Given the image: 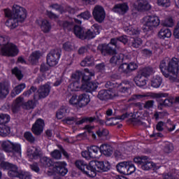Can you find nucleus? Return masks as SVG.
Masks as SVG:
<instances>
[{"mask_svg": "<svg viewBox=\"0 0 179 179\" xmlns=\"http://www.w3.org/2000/svg\"><path fill=\"white\" fill-rule=\"evenodd\" d=\"M75 166L83 174L91 178H94L97 176V169L102 173L111 170V164L108 161H95L87 164L83 160L78 159L76 161Z\"/></svg>", "mask_w": 179, "mask_h": 179, "instance_id": "nucleus-1", "label": "nucleus"}, {"mask_svg": "<svg viewBox=\"0 0 179 179\" xmlns=\"http://www.w3.org/2000/svg\"><path fill=\"white\" fill-rule=\"evenodd\" d=\"M4 15L8 18L5 22L6 26L10 30H13L19 26V22L23 23L26 20L27 10L22 6L14 4L12 10L4 9Z\"/></svg>", "mask_w": 179, "mask_h": 179, "instance_id": "nucleus-2", "label": "nucleus"}, {"mask_svg": "<svg viewBox=\"0 0 179 179\" xmlns=\"http://www.w3.org/2000/svg\"><path fill=\"white\" fill-rule=\"evenodd\" d=\"M85 74L83 76L80 81H73L69 86V89L71 92H85L86 93H92L99 87L97 83L92 81V78L94 76V73L90 72L89 69H85Z\"/></svg>", "mask_w": 179, "mask_h": 179, "instance_id": "nucleus-3", "label": "nucleus"}, {"mask_svg": "<svg viewBox=\"0 0 179 179\" xmlns=\"http://www.w3.org/2000/svg\"><path fill=\"white\" fill-rule=\"evenodd\" d=\"M159 69L163 76L169 79L170 82L179 83V59L178 58H172L169 62L161 61Z\"/></svg>", "mask_w": 179, "mask_h": 179, "instance_id": "nucleus-4", "label": "nucleus"}, {"mask_svg": "<svg viewBox=\"0 0 179 179\" xmlns=\"http://www.w3.org/2000/svg\"><path fill=\"white\" fill-rule=\"evenodd\" d=\"M118 38H111L109 44L103 43L101 45L98 46L102 55H113L109 60L110 64L112 65H121L124 62V58L125 56L122 53H117V50L113 48L110 45L117 47V43Z\"/></svg>", "mask_w": 179, "mask_h": 179, "instance_id": "nucleus-5", "label": "nucleus"}, {"mask_svg": "<svg viewBox=\"0 0 179 179\" xmlns=\"http://www.w3.org/2000/svg\"><path fill=\"white\" fill-rule=\"evenodd\" d=\"M39 164L41 167H43V169H48V167H51L52 166V171H48V174L50 176L58 174V176H60L61 177H65V176L68 174L69 171L68 168H66L68 164L66 162H54L50 158L43 157L40 159Z\"/></svg>", "mask_w": 179, "mask_h": 179, "instance_id": "nucleus-6", "label": "nucleus"}, {"mask_svg": "<svg viewBox=\"0 0 179 179\" xmlns=\"http://www.w3.org/2000/svg\"><path fill=\"white\" fill-rule=\"evenodd\" d=\"M36 92L38 93V100L45 99L50 94V92H51V87L48 84H45L41 85L37 90V87L31 86L29 90L24 92L23 95L29 97V96L33 94V93H36Z\"/></svg>", "mask_w": 179, "mask_h": 179, "instance_id": "nucleus-7", "label": "nucleus"}, {"mask_svg": "<svg viewBox=\"0 0 179 179\" xmlns=\"http://www.w3.org/2000/svg\"><path fill=\"white\" fill-rule=\"evenodd\" d=\"M113 83L111 81H108L105 86L108 90H101L98 93V99L99 100H101L102 101H107V100H113L115 96H117V93H115V91L117 90V88L113 87Z\"/></svg>", "mask_w": 179, "mask_h": 179, "instance_id": "nucleus-8", "label": "nucleus"}, {"mask_svg": "<svg viewBox=\"0 0 179 179\" xmlns=\"http://www.w3.org/2000/svg\"><path fill=\"white\" fill-rule=\"evenodd\" d=\"M116 170L123 176H131L136 171V167L131 162H122L117 164Z\"/></svg>", "mask_w": 179, "mask_h": 179, "instance_id": "nucleus-9", "label": "nucleus"}, {"mask_svg": "<svg viewBox=\"0 0 179 179\" xmlns=\"http://www.w3.org/2000/svg\"><path fill=\"white\" fill-rule=\"evenodd\" d=\"M3 57H17L19 55V48L13 43H7L1 48Z\"/></svg>", "mask_w": 179, "mask_h": 179, "instance_id": "nucleus-10", "label": "nucleus"}, {"mask_svg": "<svg viewBox=\"0 0 179 179\" xmlns=\"http://www.w3.org/2000/svg\"><path fill=\"white\" fill-rule=\"evenodd\" d=\"M10 121V116L8 114L0 113V135L5 137L10 135V127L6 125Z\"/></svg>", "mask_w": 179, "mask_h": 179, "instance_id": "nucleus-11", "label": "nucleus"}, {"mask_svg": "<svg viewBox=\"0 0 179 179\" xmlns=\"http://www.w3.org/2000/svg\"><path fill=\"white\" fill-rule=\"evenodd\" d=\"M145 24L143 26L144 31H150L154 27L160 25V18L156 15H148L145 17Z\"/></svg>", "mask_w": 179, "mask_h": 179, "instance_id": "nucleus-12", "label": "nucleus"}, {"mask_svg": "<svg viewBox=\"0 0 179 179\" xmlns=\"http://www.w3.org/2000/svg\"><path fill=\"white\" fill-rule=\"evenodd\" d=\"M61 54H62V50L61 49H53L47 55L46 62L49 66H55L58 65L59 62V59L61 58Z\"/></svg>", "mask_w": 179, "mask_h": 179, "instance_id": "nucleus-13", "label": "nucleus"}, {"mask_svg": "<svg viewBox=\"0 0 179 179\" xmlns=\"http://www.w3.org/2000/svg\"><path fill=\"white\" fill-rule=\"evenodd\" d=\"M73 33L80 40H92V38H94V34L92 30L88 29L85 32L83 27L79 25L74 26Z\"/></svg>", "mask_w": 179, "mask_h": 179, "instance_id": "nucleus-14", "label": "nucleus"}, {"mask_svg": "<svg viewBox=\"0 0 179 179\" xmlns=\"http://www.w3.org/2000/svg\"><path fill=\"white\" fill-rule=\"evenodd\" d=\"M1 148L6 153H10L12 156H16V153H21L22 146L20 144H16L13 143H8L3 141L1 144Z\"/></svg>", "mask_w": 179, "mask_h": 179, "instance_id": "nucleus-15", "label": "nucleus"}, {"mask_svg": "<svg viewBox=\"0 0 179 179\" xmlns=\"http://www.w3.org/2000/svg\"><path fill=\"white\" fill-rule=\"evenodd\" d=\"M99 150V146L91 145L87 148V150L81 152V156L86 160H91V159L99 158L97 152Z\"/></svg>", "mask_w": 179, "mask_h": 179, "instance_id": "nucleus-16", "label": "nucleus"}, {"mask_svg": "<svg viewBox=\"0 0 179 179\" xmlns=\"http://www.w3.org/2000/svg\"><path fill=\"white\" fill-rule=\"evenodd\" d=\"M92 15L94 20L98 23H103L104 19H106V10L101 6H96L92 12Z\"/></svg>", "mask_w": 179, "mask_h": 179, "instance_id": "nucleus-17", "label": "nucleus"}, {"mask_svg": "<svg viewBox=\"0 0 179 179\" xmlns=\"http://www.w3.org/2000/svg\"><path fill=\"white\" fill-rule=\"evenodd\" d=\"M44 127H45L44 120L38 118L32 125L31 131L34 135H41V134H43V131H44Z\"/></svg>", "mask_w": 179, "mask_h": 179, "instance_id": "nucleus-18", "label": "nucleus"}, {"mask_svg": "<svg viewBox=\"0 0 179 179\" xmlns=\"http://www.w3.org/2000/svg\"><path fill=\"white\" fill-rule=\"evenodd\" d=\"M133 9L141 12L142 10H150L152 6L149 3V0H138L133 4Z\"/></svg>", "mask_w": 179, "mask_h": 179, "instance_id": "nucleus-19", "label": "nucleus"}, {"mask_svg": "<svg viewBox=\"0 0 179 179\" xmlns=\"http://www.w3.org/2000/svg\"><path fill=\"white\" fill-rule=\"evenodd\" d=\"M97 155L98 157H101L102 155L110 157L113 153V147L108 144L103 143L100 147L98 146Z\"/></svg>", "mask_w": 179, "mask_h": 179, "instance_id": "nucleus-20", "label": "nucleus"}, {"mask_svg": "<svg viewBox=\"0 0 179 179\" xmlns=\"http://www.w3.org/2000/svg\"><path fill=\"white\" fill-rule=\"evenodd\" d=\"M112 10L117 15H124L129 10V6H128L127 2L119 3L113 6Z\"/></svg>", "mask_w": 179, "mask_h": 179, "instance_id": "nucleus-21", "label": "nucleus"}, {"mask_svg": "<svg viewBox=\"0 0 179 179\" xmlns=\"http://www.w3.org/2000/svg\"><path fill=\"white\" fill-rule=\"evenodd\" d=\"M27 153L30 162L31 160H38L41 157V150L38 148H27Z\"/></svg>", "mask_w": 179, "mask_h": 179, "instance_id": "nucleus-22", "label": "nucleus"}, {"mask_svg": "<svg viewBox=\"0 0 179 179\" xmlns=\"http://www.w3.org/2000/svg\"><path fill=\"white\" fill-rule=\"evenodd\" d=\"M113 87L116 89L115 97H128L129 94H131V88L128 87H115L114 84L113 85Z\"/></svg>", "mask_w": 179, "mask_h": 179, "instance_id": "nucleus-23", "label": "nucleus"}, {"mask_svg": "<svg viewBox=\"0 0 179 179\" xmlns=\"http://www.w3.org/2000/svg\"><path fill=\"white\" fill-rule=\"evenodd\" d=\"M36 23L38 24L41 27V29L43 33H50L51 31V29L52 28L51 25V22L48 21V20L42 19L39 22L38 20L36 21ZM41 23V24H40Z\"/></svg>", "mask_w": 179, "mask_h": 179, "instance_id": "nucleus-24", "label": "nucleus"}, {"mask_svg": "<svg viewBox=\"0 0 179 179\" xmlns=\"http://www.w3.org/2000/svg\"><path fill=\"white\" fill-rule=\"evenodd\" d=\"M78 107L82 108L83 107H85L87 106L89 103H90V96L87 94H81L78 96Z\"/></svg>", "mask_w": 179, "mask_h": 179, "instance_id": "nucleus-25", "label": "nucleus"}, {"mask_svg": "<svg viewBox=\"0 0 179 179\" xmlns=\"http://www.w3.org/2000/svg\"><path fill=\"white\" fill-rule=\"evenodd\" d=\"M37 103H38V99H37V96L34 94V100H29L22 104L23 108H24V110H33L36 108Z\"/></svg>", "mask_w": 179, "mask_h": 179, "instance_id": "nucleus-26", "label": "nucleus"}, {"mask_svg": "<svg viewBox=\"0 0 179 179\" xmlns=\"http://www.w3.org/2000/svg\"><path fill=\"white\" fill-rule=\"evenodd\" d=\"M9 92V85L6 83H0V99H6Z\"/></svg>", "mask_w": 179, "mask_h": 179, "instance_id": "nucleus-27", "label": "nucleus"}, {"mask_svg": "<svg viewBox=\"0 0 179 179\" xmlns=\"http://www.w3.org/2000/svg\"><path fill=\"white\" fill-rule=\"evenodd\" d=\"M23 101V99L20 96L17 97L11 106V110L14 114L16 113H19L20 110V107H22V103Z\"/></svg>", "mask_w": 179, "mask_h": 179, "instance_id": "nucleus-28", "label": "nucleus"}, {"mask_svg": "<svg viewBox=\"0 0 179 179\" xmlns=\"http://www.w3.org/2000/svg\"><path fill=\"white\" fill-rule=\"evenodd\" d=\"M41 57V52L38 50L33 52L29 56V61L32 65H36Z\"/></svg>", "mask_w": 179, "mask_h": 179, "instance_id": "nucleus-29", "label": "nucleus"}, {"mask_svg": "<svg viewBox=\"0 0 179 179\" xmlns=\"http://www.w3.org/2000/svg\"><path fill=\"white\" fill-rule=\"evenodd\" d=\"M24 89H26V84L21 83L18 85L14 87L13 90H12L10 92V96L13 98L16 97V96H17V94H20V93L22 92Z\"/></svg>", "mask_w": 179, "mask_h": 179, "instance_id": "nucleus-30", "label": "nucleus"}, {"mask_svg": "<svg viewBox=\"0 0 179 179\" xmlns=\"http://www.w3.org/2000/svg\"><path fill=\"white\" fill-rule=\"evenodd\" d=\"M123 30L127 34H129V36H138L141 33L137 28H134V26L131 24L124 27Z\"/></svg>", "mask_w": 179, "mask_h": 179, "instance_id": "nucleus-31", "label": "nucleus"}, {"mask_svg": "<svg viewBox=\"0 0 179 179\" xmlns=\"http://www.w3.org/2000/svg\"><path fill=\"white\" fill-rule=\"evenodd\" d=\"M158 37L164 40V38H170L171 37V30L169 28H162L158 33Z\"/></svg>", "mask_w": 179, "mask_h": 179, "instance_id": "nucleus-32", "label": "nucleus"}, {"mask_svg": "<svg viewBox=\"0 0 179 179\" xmlns=\"http://www.w3.org/2000/svg\"><path fill=\"white\" fill-rule=\"evenodd\" d=\"M162 83H163V78L160 76H155L151 80V86L155 89H159L162 86Z\"/></svg>", "mask_w": 179, "mask_h": 179, "instance_id": "nucleus-33", "label": "nucleus"}, {"mask_svg": "<svg viewBox=\"0 0 179 179\" xmlns=\"http://www.w3.org/2000/svg\"><path fill=\"white\" fill-rule=\"evenodd\" d=\"M156 164L152 162H148L147 160H144L141 165L142 170H145V171H148L149 170H156Z\"/></svg>", "mask_w": 179, "mask_h": 179, "instance_id": "nucleus-34", "label": "nucleus"}, {"mask_svg": "<svg viewBox=\"0 0 179 179\" xmlns=\"http://www.w3.org/2000/svg\"><path fill=\"white\" fill-rule=\"evenodd\" d=\"M134 81L136 86L138 87H143V86H146V78L142 76V74H139L135 77Z\"/></svg>", "mask_w": 179, "mask_h": 179, "instance_id": "nucleus-35", "label": "nucleus"}, {"mask_svg": "<svg viewBox=\"0 0 179 179\" xmlns=\"http://www.w3.org/2000/svg\"><path fill=\"white\" fill-rule=\"evenodd\" d=\"M8 176L11 178H19V167H17V165H13V166L8 170Z\"/></svg>", "mask_w": 179, "mask_h": 179, "instance_id": "nucleus-36", "label": "nucleus"}, {"mask_svg": "<svg viewBox=\"0 0 179 179\" xmlns=\"http://www.w3.org/2000/svg\"><path fill=\"white\" fill-rule=\"evenodd\" d=\"M94 62V57L93 56H87L81 62L82 66H92Z\"/></svg>", "mask_w": 179, "mask_h": 179, "instance_id": "nucleus-37", "label": "nucleus"}, {"mask_svg": "<svg viewBox=\"0 0 179 179\" xmlns=\"http://www.w3.org/2000/svg\"><path fill=\"white\" fill-rule=\"evenodd\" d=\"M59 25L62 27L64 30H71L73 27V22H69L66 20L59 21Z\"/></svg>", "mask_w": 179, "mask_h": 179, "instance_id": "nucleus-38", "label": "nucleus"}, {"mask_svg": "<svg viewBox=\"0 0 179 179\" xmlns=\"http://www.w3.org/2000/svg\"><path fill=\"white\" fill-rule=\"evenodd\" d=\"M152 73H153V68L151 66H147L142 69L141 75L148 79Z\"/></svg>", "mask_w": 179, "mask_h": 179, "instance_id": "nucleus-39", "label": "nucleus"}, {"mask_svg": "<svg viewBox=\"0 0 179 179\" xmlns=\"http://www.w3.org/2000/svg\"><path fill=\"white\" fill-rule=\"evenodd\" d=\"M85 74H86V73H83L82 71H77L71 75V79L73 81L80 82V78H82V79H83V76H85Z\"/></svg>", "mask_w": 179, "mask_h": 179, "instance_id": "nucleus-40", "label": "nucleus"}, {"mask_svg": "<svg viewBox=\"0 0 179 179\" xmlns=\"http://www.w3.org/2000/svg\"><path fill=\"white\" fill-rule=\"evenodd\" d=\"M11 73L13 75H15L18 80H22V79H23V73H22V70L19 69L17 66L14 67L11 70Z\"/></svg>", "mask_w": 179, "mask_h": 179, "instance_id": "nucleus-41", "label": "nucleus"}, {"mask_svg": "<svg viewBox=\"0 0 179 179\" xmlns=\"http://www.w3.org/2000/svg\"><path fill=\"white\" fill-rule=\"evenodd\" d=\"M19 179H31V173L29 171L19 170L18 174Z\"/></svg>", "mask_w": 179, "mask_h": 179, "instance_id": "nucleus-42", "label": "nucleus"}, {"mask_svg": "<svg viewBox=\"0 0 179 179\" xmlns=\"http://www.w3.org/2000/svg\"><path fill=\"white\" fill-rule=\"evenodd\" d=\"M162 24L164 27H173L174 26V20L171 17L166 18L162 22Z\"/></svg>", "mask_w": 179, "mask_h": 179, "instance_id": "nucleus-43", "label": "nucleus"}, {"mask_svg": "<svg viewBox=\"0 0 179 179\" xmlns=\"http://www.w3.org/2000/svg\"><path fill=\"white\" fill-rule=\"evenodd\" d=\"M66 114V108L62 106L56 113V117L57 120H62Z\"/></svg>", "mask_w": 179, "mask_h": 179, "instance_id": "nucleus-44", "label": "nucleus"}, {"mask_svg": "<svg viewBox=\"0 0 179 179\" xmlns=\"http://www.w3.org/2000/svg\"><path fill=\"white\" fill-rule=\"evenodd\" d=\"M78 19H83V20H89L92 17V14L89 10L84 11L77 15Z\"/></svg>", "mask_w": 179, "mask_h": 179, "instance_id": "nucleus-45", "label": "nucleus"}, {"mask_svg": "<svg viewBox=\"0 0 179 179\" xmlns=\"http://www.w3.org/2000/svg\"><path fill=\"white\" fill-rule=\"evenodd\" d=\"M24 138L30 143H34L36 141V138H34V136H33V134H31L30 131H26L24 134Z\"/></svg>", "mask_w": 179, "mask_h": 179, "instance_id": "nucleus-46", "label": "nucleus"}, {"mask_svg": "<svg viewBox=\"0 0 179 179\" xmlns=\"http://www.w3.org/2000/svg\"><path fill=\"white\" fill-rule=\"evenodd\" d=\"M119 71H120L122 73L128 75V73H129V66H128L127 63H122L119 66Z\"/></svg>", "mask_w": 179, "mask_h": 179, "instance_id": "nucleus-47", "label": "nucleus"}, {"mask_svg": "<svg viewBox=\"0 0 179 179\" xmlns=\"http://www.w3.org/2000/svg\"><path fill=\"white\" fill-rule=\"evenodd\" d=\"M142 38H134L131 41V47L133 48H139L141 45H142Z\"/></svg>", "mask_w": 179, "mask_h": 179, "instance_id": "nucleus-48", "label": "nucleus"}, {"mask_svg": "<svg viewBox=\"0 0 179 179\" xmlns=\"http://www.w3.org/2000/svg\"><path fill=\"white\" fill-rule=\"evenodd\" d=\"M174 103V98L171 97L166 99L162 103H160V106H164L165 107H171V105H173Z\"/></svg>", "mask_w": 179, "mask_h": 179, "instance_id": "nucleus-49", "label": "nucleus"}, {"mask_svg": "<svg viewBox=\"0 0 179 179\" xmlns=\"http://www.w3.org/2000/svg\"><path fill=\"white\" fill-rule=\"evenodd\" d=\"M157 5L162 8H169L171 5V1L170 0H157Z\"/></svg>", "mask_w": 179, "mask_h": 179, "instance_id": "nucleus-50", "label": "nucleus"}, {"mask_svg": "<svg viewBox=\"0 0 179 179\" xmlns=\"http://www.w3.org/2000/svg\"><path fill=\"white\" fill-rule=\"evenodd\" d=\"M15 164H10L8 162L1 161V162L0 164V167H1V169H3V170H8L9 171L12 169V167Z\"/></svg>", "mask_w": 179, "mask_h": 179, "instance_id": "nucleus-51", "label": "nucleus"}, {"mask_svg": "<svg viewBox=\"0 0 179 179\" xmlns=\"http://www.w3.org/2000/svg\"><path fill=\"white\" fill-rule=\"evenodd\" d=\"M145 160H148L147 156L136 157L134 159V163H136V164H138V166H142Z\"/></svg>", "mask_w": 179, "mask_h": 179, "instance_id": "nucleus-52", "label": "nucleus"}, {"mask_svg": "<svg viewBox=\"0 0 179 179\" xmlns=\"http://www.w3.org/2000/svg\"><path fill=\"white\" fill-rule=\"evenodd\" d=\"M69 104H71V106H76L77 107H79L78 95L74 94L71 97L69 100Z\"/></svg>", "mask_w": 179, "mask_h": 179, "instance_id": "nucleus-53", "label": "nucleus"}, {"mask_svg": "<svg viewBox=\"0 0 179 179\" xmlns=\"http://www.w3.org/2000/svg\"><path fill=\"white\" fill-rule=\"evenodd\" d=\"M46 16L50 19V20H57V19H59V15L52 13L51 10H47L45 12Z\"/></svg>", "mask_w": 179, "mask_h": 179, "instance_id": "nucleus-54", "label": "nucleus"}, {"mask_svg": "<svg viewBox=\"0 0 179 179\" xmlns=\"http://www.w3.org/2000/svg\"><path fill=\"white\" fill-rule=\"evenodd\" d=\"M50 156L53 159L59 160V159H61V157H62V153H61V151H59V150H55L50 153Z\"/></svg>", "mask_w": 179, "mask_h": 179, "instance_id": "nucleus-55", "label": "nucleus"}, {"mask_svg": "<svg viewBox=\"0 0 179 179\" xmlns=\"http://www.w3.org/2000/svg\"><path fill=\"white\" fill-rule=\"evenodd\" d=\"M92 29L93 30L92 33H93L94 37H96V36H97V34H100V30H101L100 25H99L98 24H94L92 26Z\"/></svg>", "mask_w": 179, "mask_h": 179, "instance_id": "nucleus-56", "label": "nucleus"}, {"mask_svg": "<svg viewBox=\"0 0 179 179\" xmlns=\"http://www.w3.org/2000/svg\"><path fill=\"white\" fill-rule=\"evenodd\" d=\"M29 167L31 170L34 173H37V174L40 173V166H38V164L37 162H34L32 164H30Z\"/></svg>", "mask_w": 179, "mask_h": 179, "instance_id": "nucleus-57", "label": "nucleus"}, {"mask_svg": "<svg viewBox=\"0 0 179 179\" xmlns=\"http://www.w3.org/2000/svg\"><path fill=\"white\" fill-rule=\"evenodd\" d=\"M87 51H89V45L81 46L78 50V54L79 55H83V54H85Z\"/></svg>", "mask_w": 179, "mask_h": 179, "instance_id": "nucleus-58", "label": "nucleus"}, {"mask_svg": "<svg viewBox=\"0 0 179 179\" xmlns=\"http://www.w3.org/2000/svg\"><path fill=\"white\" fill-rule=\"evenodd\" d=\"M174 150L173 144L168 143L165 145L164 150L165 153H171V151Z\"/></svg>", "mask_w": 179, "mask_h": 179, "instance_id": "nucleus-59", "label": "nucleus"}, {"mask_svg": "<svg viewBox=\"0 0 179 179\" xmlns=\"http://www.w3.org/2000/svg\"><path fill=\"white\" fill-rule=\"evenodd\" d=\"M109 132L106 129H103L102 130H98L96 131V135L101 138L102 136H107L108 135Z\"/></svg>", "mask_w": 179, "mask_h": 179, "instance_id": "nucleus-60", "label": "nucleus"}, {"mask_svg": "<svg viewBox=\"0 0 179 179\" xmlns=\"http://www.w3.org/2000/svg\"><path fill=\"white\" fill-rule=\"evenodd\" d=\"M63 48L65 51H72L73 46H72V43L69 41H67L63 44Z\"/></svg>", "mask_w": 179, "mask_h": 179, "instance_id": "nucleus-61", "label": "nucleus"}, {"mask_svg": "<svg viewBox=\"0 0 179 179\" xmlns=\"http://www.w3.org/2000/svg\"><path fill=\"white\" fill-rule=\"evenodd\" d=\"M95 68L98 72H104L106 71V64L104 62L99 63L95 66Z\"/></svg>", "mask_w": 179, "mask_h": 179, "instance_id": "nucleus-62", "label": "nucleus"}, {"mask_svg": "<svg viewBox=\"0 0 179 179\" xmlns=\"http://www.w3.org/2000/svg\"><path fill=\"white\" fill-rule=\"evenodd\" d=\"M50 8H52V9H55V10H57V12H60V13H62V11L64 10L62 6L58 3L50 5Z\"/></svg>", "mask_w": 179, "mask_h": 179, "instance_id": "nucleus-63", "label": "nucleus"}, {"mask_svg": "<svg viewBox=\"0 0 179 179\" xmlns=\"http://www.w3.org/2000/svg\"><path fill=\"white\" fill-rule=\"evenodd\" d=\"M129 66V73H131V72H133V71H136V69L138 68V65L136 63L131 62L129 64H128Z\"/></svg>", "mask_w": 179, "mask_h": 179, "instance_id": "nucleus-64", "label": "nucleus"}]
</instances>
